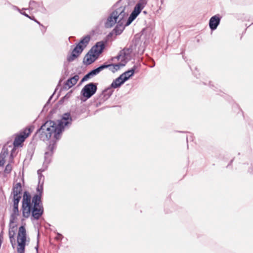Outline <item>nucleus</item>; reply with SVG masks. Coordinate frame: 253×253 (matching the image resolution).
Masks as SVG:
<instances>
[{
  "label": "nucleus",
  "mask_w": 253,
  "mask_h": 253,
  "mask_svg": "<svg viewBox=\"0 0 253 253\" xmlns=\"http://www.w3.org/2000/svg\"><path fill=\"white\" fill-rule=\"evenodd\" d=\"M72 122V119L70 114L69 113H65L63 115L62 119L58 124L52 121H47L37 130L36 135L41 140L43 141L48 140L52 135H53L54 138L55 139V140H52L49 141L47 148V152H51V150L48 148L51 142H55L54 148L52 150V154L53 153L54 150L56 148V142L60 139L61 133L64 130L65 126L70 125Z\"/></svg>",
  "instance_id": "obj_1"
},
{
  "label": "nucleus",
  "mask_w": 253,
  "mask_h": 253,
  "mask_svg": "<svg viewBox=\"0 0 253 253\" xmlns=\"http://www.w3.org/2000/svg\"><path fill=\"white\" fill-rule=\"evenodd\" d=\"M22 204V215L26 218L31 215V220H39L43 213L44 209L42 200L37 196L32 198L28 192L25 191Z\"/></svg>",
  "instance_id": "obj_2"
},
{
  "label": "nucleus",
  "mask_w": 253,
  "mask_h": 253,
  "mask_svg": "<svg viewBox=\"0 0 253 253\" xmlns=\"http://www.w3.org/2000/svg\"><path fill=\"white\" fill-rule=\"evenodd\" d=\"M148 1V0H139L135 5L133 11L128 18L126 23L124 24L125 21H121V23L118 22L112 31V33H115L116 35H120L124 31L125 27L129 25L140 14L141 11L147 4Z\"/></svg>",
  "instance_id": "obj_3"
},
{
  "label": "nucleus",
  "mask_w": 253,
  "mask_h": 253,
  "mask_svg": "<svg viewBox=\"0 0 253 253\" xmlns=\"http://www.w3.org/2000/svg\"><path fill=\"white\" fill-rule=\"evenodd\" d=\"M55 143V142H51L49 145L48 148L51 150L50 152H45L44 161L43 163L42 167V169H39L37 172L38 174L39 183L36 190L38 193L35 194L32 198H35L37 196L40 197V200H42V196L43 193V185L44 180V177L42 174V172L47 169L48 164L51 162L52 150L54 148Z\"/></svg>",
  "instance_id": "obj_4"
},
{
  "label": "nucleus",
  "mask_w": 253,
  "mask_h": 253,
  "mask_svg": "<svg viewBox=\"0 0 253 253\" xmlns=\"http://www.w3.org/2000/svg\"><path fill=\"white\" fill-rule=\"evenodd\" d=\"M125 10V6L117 7V5H115L113 11L110 14L105 22V27L106 28H110L118 22L121 23V21H125L127 16V14Z\"/></svg>",
  "instance_id": "obj_5"
},
{
  "label": "nucleus",
  "mask_w": 253,
  "mask_h": 253,
  "mask_svg": "<svg viewBox=\"0 0 253 253\" xmlns=\"http://www.w3.org/2000/svg\"><path fill=\"white\" fill-rule=\"evenodd\" d=\"M32 130L31 127H26L22 132L21 134L16 136L13 143H10L12 146V149L10 153V157L11 159L13 158V154L16 150V147L20 146L23 143L25 139L30 134ZM10 144V142H9Z\"/></svg>",
  "instance_id": "obj_6"
},
{
  "label": "nucleus",
  "mask_w": 253,
  "mask_h": 253,
  "mask_svg": "<svg viewBox=\"0 0 253 253\" xmlns=\"http://www.w3.org/2000/svg\"><path fill=\"white\" fill-rule=\"evenodd\" d=\"M26 241V231L23 226L19 228L17 236V252L18 253H24Z\"/></svg>",
  "instance_id": "obj_7"
},
{
  "label": "nucleus",
  "mask_w": 253,
  "mask_h": 253,
  "mask_svg": "<svg viewBox=\"0 0 253 253\" xmlns=\"http://www.w3.org/2000/svg\"><path fill=\"white\" fill-rule=\"evenodd\" d=\"M97 83H90L86 84L82 89L81 93L86 99L90 98L96 92Z\"/></svg>",
  "instance_id": "obj_8"
},
{
  "label": "nucleus",
  "mask_w": 253,
  "mask_h": 253,
  "mask_svg": "<svg viewBox=\"0 0 253 253\" xmlns=\"http://www.w3.org/2000/svg\"><path fill=\"white\" fill-rule=\"evenodd\" d=\"M132 51V49L131 47L125 48L123 50L120 51L118 55L114 57L113 59H117L118 61L120 60L123 62H126L127 63L128 58L130 57V54Z\"/></svg>",
  "instance_id": "obj_9"
},
{
  "label": "nucleus",
  "mask_w": 253,
  "mask_h": 253,
  "mask_svg": "<svg viewBox=\"0 0 253 253\" xmlns=\"http://www.w3.org/2000/svg\"><path fill=\"white\" fill-rule=\"evenodd\" d=\"M84 47L83 45H80V43L77 44L76 47L74 48L72 53L67 56V60L68 62H72L74 61L77 57H78L83 52Z\"/></svg>",
  "instance_id": "obj_10"
},
{
  "label": "nucleus",
  "mask_w": 253,
  "mask_h": 253,
  "mask_svg": "<svg viewBox=\"0 0 253 253\" xmlns=\"http://www.w3.org/2000/svg\"><path fill=\"white\" fill-rule=\"evenodd\" d=\"M22 191V186L20 183H17L13 185L12 188V194H13V200L20 201L21 199Z\"/></svg>",
  "instance_id": "obj_11"
},
{
  "label": "nucleus",
  "mask_w": 253,
  "mask_h": 253,
  "mask_svg": "<svg viewBox=\"0 0 253 253\" xmlns=\"http://www.w3.org/2000/svg\"><path fill=\"white\" fill-rule=\"evenodd\" d=\"M105 48V44L103 42H97L89 50L90 53H94L98 56L102 52Z\"/></svg>",
  "instance_id": "obj_12"
},
{
  "label": "nucleus",
  "mask_w": 253,
  "mask_h": 253,
  "mask_svg": "<svg viewBox=\"0 0 253 253\" xmlns=\"http://www.w3.org/2000/svg\"><path fill=\"white\" fill-rule=\"evenodd\" d=\"M126 64V61H121L120 63H119L118 64H107L105 63L103 65L106 67V68H108L111 71H112L113 73H115L116 71H118L121 67L125 66Z\"/></svg>",
  "instance_id": "obj_13"
},
{
  "label": "nucleus",
  "mask_w": 253,
  "mask_h": 253,
  "mask_svg": "<svg viewBox=\"0 0 253 253\" xmlns=\"http://www.w3.org/2000/svg\"><path fill=\"white\" fill-rule=\"evenodd\" d=\"M220 18L218 15L211 17L209 21V26L211 30H215L220 23Z\"/></svg>",
  "instance_id": "obj_14"
},
{
  "label": "nucleus",
  "mask_w": 253,
  "mask_h": 253,
  "mask_svg": "<svg viewBox=\"0 0 253 253\" xmlns=\"http://www.w3.org/2000/svg\"><path fill=\"white\" fill-rule=\"evenodd\" d=\"M113 91L114 90H113V88L110 86H109L102 91V93L99 96V97L103 101H105L111 96Z\"/></svg>",
  "instance_id": "obj_15"
},
{
  "label": "nucleus",
  "mask_w": 253,
  "mask_h": 253,
  "mask_svg": "<svg viewBox=\"0 0 253 253\" xmlns=\"http://www.w3.org/2000/svg\"><path fill=\"white\" fill-rule=\"evenodd\" d=\"M79 79V76L77 75L69 79L64 84V87L70 88L76 84Z\"/></svg>",
  "instance_id": "obj_16"
},
{
  "label": "nucleus",
  "mask_w": 253,
  "mask_h": 253,
  "mask_svg": "<svg viewBox=\"0 0 253 253\" xmlns=\"http://www.w3.org/2000/svg\"><path fill=\"white\" fill-rule=\"evenodd\" d=\"M98 56L94 53H90L89 51L86 54L84 57V62L87 64L89 65L94 62Z\"/></svg>",
  "instance_id": "obj_17"
},
{
  "label": "nucleus",
  "mask_w": 253,
  "mask_h": 253,
  "mask_svg": "<svg viewBox=\"0 0 253 253\" xmlns=\"http://www.w3.org/2000/svg\"><path fill=\"white\" fill-rule=\"evenodd\" d=\"M126 82V80H123V78L121 76V75L114 80L110 86L112 88H117L119 87L122 84H123Z\"/></svg>",
  "instance_id": "obj_18"
},
{
  "label": "nucleus",
  "mask_w": 253,
  "mask_h": 253,
  "mask_svg": "<svg viewBox=\"0 0 253 253\" xmlns=\"http://www.w3.org/2000/svg\"><path fill=\"white\" fill-rule=\"evenodd\" d=\"M136 69V66H134L132 69L127 71L125 72L124 73L121 75V76L123 78V80H126V81L130 77H132Z\"/></svg>",
  "instance_id": "obj_19"
},
{
  "label": "nucleus",
  "mask_w": 253,
  "mask_h": 253,
  "mask_svg": "<svg viewBox=\"0 0 253 253\" xmlns=\"http://www.w3.org/2000/svg\"><path fill=\"white\" fill-rule=\"evenodd\" d=\"M9 143L8 142L7 144L5 145L2 148L1 152L0 153V156H2V157L4 159L8 155V147L11 148L12 146L11 145H9Z\"/></svg>",
  "instance_id": "obj_20"
},
{
  "label": "nucleus",
  "mask_w": 253,
  "mask_h": 253,
  "mask_svg": "<svg viewBox=\"0 0 253 253\" xmlns=\"http://www.w3.org/2000/svg\"><path fill=\"white\" fill-rule=\"evenodd\" d=\"M90 39V36L89 35H86L81 39L79 43H80V45H83L84 49L88 43Z\"/></svg>",
  "instance_id": "obj_21"
},
{
  "label": "nucleus",
  "mask_w": 253,
  "mask_h": 253,
  "mask_svg": "<svg viewBox=\"0 0 253 253\" xmlns=\"http://www.w3.org/2000/svg\"><path fill=\"white\" fill-rule=\"evenodd\" d=\"M105 68H106V67L105 66H104V65L103 64V65H101V66H100L99 67H98V68L91 70L90 72L92 76H94L97 75V74H98L100 72H101L102 70H103V69H104Z\"/></svg>",
  "instance_id": "obj_22"
},
{
  "label": "nucleus",
  "mask_w": 253,
  "mask_h": 253,
  "mask_svg": "<svg viewBox=\"0 0 253 253\" xmlns=\"http://www.w3.org/2000/svg\"><path fill=\"white\" fill-rule=\"evenodd\" d=\"M20 201L13 200V209L12 213L19 215L18 204Z\"/></svg>",
  "instance_id": "obj_23"
},
{
  "label": "nucleus",
  "mask_w": 253,
  "mask_h": 253,
  "mask_svg": "<svg viewBox=\"0 0 253 253\" xmlns=\"http://www.w3.org/2000/svg\"><path fill=\"white\" fill-rule=\"evenodd\" d=\"M41 3H38L35 1L31 0L29 2V7L31 9H35L38 11V7Z\"/></svg>",
  "instance_id": "obj_24"
},
{
  "label": "nucleus",
  "mask_w": 253,
  "mask_h": 253,
  "mask_svg": "<svg viewBox=\"0 0 253 253\" xmlns=\"http://www.w3.org/2000/svg\"><path fill=\"white\" fill-rule=\"evenodd\" d=\"M16 225H11L9 224V229L8 231V235L11 236H15V231L16 230Z\"/></svg>",
  "instance_id": "obj_25"
},
{
  "label": "nucleus",
  "mask_w": 253,
  "mask_h": 253,
  "mask_svg": "<svg viewBox=\"0 0 253 253\" xmlns=\"http://www.w3.org/2000/svg\"><path fill=\"white\" fill-rule=\"evenodd\" d=\"M18 214L11 213L10 217V223L9 224L14 225V223L16 222L17 219Z\"/></svg>",
  "instance_id": "obj_26"
},
{
  "label": "nucleus",
  "mask_w": 253,
  "mask_h": 253,
  "mask_svg": "<svg viewBox=\"0 0 253 253\" xmlns=\"http://www.w3.org/2000/svg\"><path fill=\"white\" fill-rule=\"evenodd\" d=\"M11 170H12V166L9 164H7L5 168V169L4 170V172L5 173H9L11 172Z\"/></svg>",
  "instance_id": "obj_27"
},
{
  "label": "nucleus",
  "mask_w": 253,
  "mask_h": 253,
  "mask_svg": "<svg viewBox=\"0 0 253 253\" xmlns=\"http://www.w3.org/2000/svg\"><path fill=\"white\" fill-rule=\"evenodd\" d=\"M72 91H70V92H68L61 100L60 101H63L64 100H67L69 99L72 95Z\"/></svg>",
  "instance_id": "obj_28"
},
{
  "label": "nucleus",
  "mask_w": 253,
  "mask_h": 253,
  "mask_svg": "<svg viewBox=\"0 0 253 253\" xmlns=\"http://www.w3.org/2000/svg\"><path fill=\"white\" fill-rule=\"evenodd\" d=\"M38 11H40L42 13H45L46 9L43 6L42 3H41L40 5L39 6Z\"/></svg>",
  "instance_id": "obj_29"
},
{
  "label": "nucleus",
  "mask_w": 253,
  "mask_h": 253,
  "mask_svg": "<svg viewBox=\"0 0 253 253\" xmlns=\"http://www.w3.org/2000/svg\"><path fill=\"white\" fill-rule=\"evenodd\" d=\"M90 77H92L90 72H89L86 75H85L82 80V82L87 81Z\"/></svg>",
  "instance_id": "obj_30"
},
{
  "label": "nucleus",
  "mask_w": 253,
  "mask_h": 253,
  "mask_svg": "<svg viewBox=\"0 0 253 253\" xmlns=\"http://www.w3.org/2000/svg\"><path fill=\"white\" fill-rule=\"evenodd\" d=\"M5 163L4 159L2 157V156H0V167L3 166Z\"/></svg>",
  "instance_id": "obj_31"
},
{
  "label": "nucleus",
  "mask_w": 253,
  "mask_h": 253,
  "mask_svg": "<svg viewBox=\"0 0 253 253\" xmlns=\"http://www.w3.org/2000/svg\"><path fill=\"white\" fill-rule=\"evenodd\" d=\"M14 236H12V235L11 236H9L10 242L12 244H13V242L15 241Z\"/></svg>",
  "instance_id": "obj_32"
},
{
  "label": "nucleus",
  "mask_w": 253,
  "mask_h": 253,
  "mask_svg": "<svg viewBox=\"0 0 253 253\" xmlns=\"http://www.w3.org/2000/svg\"><path fill=\"white\" fill-rule=\"evenodd\" d=\"M21 13L23 15H24V16H26L27 17L29 18H31V17L29 15H28L27 13H26L25 12H21Z\"/></svg>",
  "instance_id": "obj_33"
},
{
  "label": "nucleus",
  "mask_w": 253,
  "mask_h": 253,
  "mask_svg": "<svg viewBox=\"0 0 253 253\" xmlns=\"http://www.w3.org/2000/svg\"><path fill=\"white\" fill-rule=\"evenodd\" d=\"M53 95H54V93H53V94L49 97L47 103H48L50 102V101L51 99V98H52V96H53Z\"/></svg>",
  "instance_id": "obj_34"
},
{
  "label": "nucleus",
  "mask_w": 253,
  "mask_h": 253,
  "mask_svg": "<svg viewBox=\"0 0 253 253\" xmlns=\"http://www.w3.org/2000/svg\"><path fill=\"white\" fill-rule=\"evenodd\" d=\"M34 21H35L36 23H37L38 24L40 25H41V23L38 21H37L36 19H34Z\"/></svg>",
  "instance_id": "obj_35"
},
{
  "label": "nucleus",
  "mask_w": 253,
  "mask_h": 253,
  "mask_svg": "<svg viewBox=\"0 0 253 253\" xmlns=\"http://www.w3.org/2000/svg\"><path fill=\"white\" fill-rule=\"evenodd\" d=\"M13 7H14V9H18L19 11H20V10H19V9L18 8V7H17L16 6H13Z\"/></svg>",
  "instance_id": "obj_36"
},
{
  "label": "nucleus",
  "mask_w": 253,
  "mask_h": 253,
  "mask_svg": "<svg viewBox=\"0 0 253 253\" xmlns=\"http://www.w3.org/2000/svg\"><path fill=\"white\" fill-rule=\"evenodd\" d=\"M36 250H37V252H38V245H37L36 247H35Z\"/></svg>",
  "instance_id": "obj_37"
},
{
  "label": "nucleus",
  "mask_w": 253,
  "mask_h": 253,
  "mask_svg": "<svg viewBox=\"0 0 253 253\" xmlns=\"http://www.w3.org/2000/svg\"><path fill=\"white\" fill-rule=\"evenodd\" d=\"M164 2V0H161V2L162 4H163Z\"/></svg>",
  "instance_id": "obj_38"
},
{
  "label": "nucleus",
  "mask_w": 253,
  "mask_h": 253,
  "mask_svg": "<svg viewBox=\"0 0 253 253\" xmlns=\"http://www.w3.org/2000/svg\"><path fill=\"white\" fill-rule=\"evenodd\" d=\"M143 12L145 14H146L147 13V11H144Z\"/></svg>",
  "instance_id": "obj_39"
},
{
  "label": "nucleus",
  "mask_w": 253,
  "mask_h": 253,
  "mask_svg": "<svg viewBox=\"0 0 253 253\" xmlns=\"http://www.w3.org/2000/svg\"><path fill=\"white\" fill-rule=\"evenodd\" d=\"M30 19H32V20H34V19H35L34 17H31V18H30Z\"/></svg>",
  "instance_id": "obj_40"
},
{
  "label": "nucleus",
  "mask_w": 253,
  "mask_h": 253,
  "mask_svg": "<svg viewBox=\"0 0 253 253\" xmlns=\"http://www.w3.org/2000/svg\"><path fill=\"white\" fill-rule=\"evenodd\" d=\"M58 236H61L62 235H61V234H60L58 233Z\"/></svg>",
  "instance_id": "obj_41"
},
{
  "label": "nucleus",
  "mask_w": 253,
  "mask_h": 253,
  "mask_svg": "<svg viewBox=\"0 0 253 253\" xmlns=\"http://www.w3.org/2000/svg\"><path fill=\"white\" fill-rule=\"evenodd\" d=\"M59 237H60V236H58V237H56V239H59Z\"/></svg>",
  "instance_id": "obj_42"
},
{
  "label": "nucleus",
  "mask_w": 253,
  "mask_h": 253,
  "mask_svg": "<svg viewBox=\"0 0 253 253\" xmlns=\"http://www.w3.org/2000/svg\"><path fill=\"white\" fill-rule=\"evenodd\" d=\"M59 237H60V236H58V237H56V239H59Z\"/></svg>",
  "instance_id": "obj_43"
},
{
  "label": "nucleus",
  "mask_w": 253,
  "mask_h": 253,
  "mask_svg": "<svg viewBox=\"0 0 253 253\" xmlns=\"http://www.w3.org/2000/svg\"><path fill=\"white\" fill-rule=\"evenodd\" d=\"M186 140H187V141H188V137L187 136L186 137Z\"/></svg>",
  "instance_id": "obj_44"
}]
</instances>
